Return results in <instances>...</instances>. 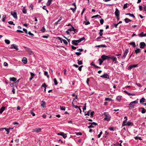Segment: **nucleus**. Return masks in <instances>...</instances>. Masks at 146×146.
<instances>
[{
	"instance_id": "f257e3e1",
	"label": "nucleus",
	"mask_w": 146,
	"mask_h": 146,
	"mask_svg": "<svg viewBox=\"0 0 146 146\" xmlns=\"http://www.w3.org/2000/svg\"><path fill=\"white\" fill-rule=\"evenodd\" d=\"M138 99H137L136 100L130 103L128 106L129 109L130 110L135 108V105L137 104L138 102Z\"/></svg>"
},
{
	"instance_id": "f03ea898",
	"label": "nucleus",
	"mask_w": 146,
	"mask_h": 146,
	"mask_svg": "<svg viewBox=\"0 0 146 146\" xmlns=\"http://www.w3.org/2000/svg\"><path fill=\"white\" fill-rule=\"evenodd\" d=\"M85 39L84 37L81 38L79 39L78 40H74L72 41V43L73 44L76 46L78 45V43L81 42L82 41Z\"/></svg>"
},
{
	"instance_id": "7ed1b4c3",
	"label": "nucleus",
	"mask_w": 146,
	"mask_h": 146,
	"mask_svg": "<svg viewBox=\"0 0 146 146\" xmlns=\"http://www.w3.org/2000/svg\"><path fill=\"white\" fill-rule=\"evenodd\" d=\"M133 125V123L130 122V121H128L127 122L126 121H124L123 122L122 126H126V125H128V126H132Z\"/></svg>"
},
{
	"instance_id": "20e7f679",
	"label": "nucleus",
	"mask_w": 146,
	"mask_h": 146,
	"mask_svg": "<svg viewBox=\"0 0 146 146\" xmlns=\"http://www.w3.org/2000/svg\"><path fill=\"white\" fill-rule=\"evenodd\" d=\"M41 129L39 128H36L35 129H31V131L33 133L36 132L37 133H38L41 131Z\"/></svg>"
},
{
	"instance_id": "39448f33",
	"label": "nucleus",
	"mask_w": 146,
	"mask_h": 146,
	"mask_svg": "<svg viewBox=\"0 0 146 146\" xmlns=\"http://www.w3.org/2000/svg\"><path fill=\"white\" fill-rule=\"evenodd\" d=\"M110 58V55L106 56L104 55H102L101 56V58L103 59V60L106 59H108Z\"/></svg>"
},
{
	"instance_id": "423d86ee",
	"label": "nucleus",
	"mask_w": 146,
	"mask_h": 146,
	"mask_svg": "<svg viewBox=\"0 0 146 146\" xmlns=\"http://www.w3.org/2000/svg\"><path fill=\"white\" fill-rule=\"evenodd\" d=\"M24 47L30 55H31L33 54V52L29 48L25 46H24Z\"/></svg>"
},
{
	"instance_id": "0eeeda50",
	"label": "nucleus",
	"mask_w": 146,
	"mask_h": 146,
	"mask_svg": "<svg viewBox=\"0 0 146 146\" xmlns=\"http://www.w3.org/2000/svg\"><path fill=\"white\" fill-rule=\"evenodd\" d=\"M100 77L103 78H106L108 79L110 78L109 76L106 73H105L103 75L101 76Z\"/></svg>"
},
{
	"instance_id": "6e6552de",
	"label": "nucleus",
	"mask_w": 146,
	"mask_h": 146,
	"mask_svg": "<svg viewBox=\"0 0 146 146\" xmlns=\"http://www.w3.org/2000/svg\"><path fill=\"white\" fill-rule=\"evenodd\" d=\"M89 124H91L88 127L89 128H94V127L93 126V125H98L97 123L94 122H93L92 123H89Z\"/></svg>"
},
{
	"instance_id": "1a4fd4ad",
	"label": "nucleus",
	"mask_w": 146,
	"mask_h": 146,
	"mask_svg": "<svg viewBox=\"0 0 146 146\" xmlns=\"http://www.w3.org/2000/svg\"><path fill=\"white\" fill-rule=\"evenodd\" d=\"M10 48H14L15 49L17 50L19 49V48H18V46L14 44H13L11 45V46L10 47Z\"/></svg>"
},
{
	"instance_id": "9d476101",
	"label": "nucleus",
	"mask_w": 146,
	"mask_h": 146,
	"mask_svg": "<svg viewBox=\"0 0 146 146\" xmlns=\"http://www.w3.org/2000/svg\"><path fill=\"white\" fill-rule=\"evenodd\" d=\"M11 14L15 19H17V14L16 12L12 11L11 12Z\"/></svg>"
},
{
	"instance_id": "9b49d317",
	"label": "nucleus",
	"mask_w": 146,
	"mask_h": 146,
	"mask_svg": "<svg viewBox=\"0 0 146 146\" xmlns=\"http://www.w3.org/2000/svg\"><path fill=\"white\" fill-rule=\"evenodd\" d=\"M128 52L129 51L128 49H126L125 50V52L124 53L123 56L122 57V59H125Z\"/></svg>"
},
{
	"instance_id": "f8f14e48",
	"label": "nucleus",
	"mask_w": 146,
	"mask_h": 146,
	"mask_svg": "<svg viewBox=\"0 0 146 146\" xmlns=\"http://www.w3.org/2000/svg\"><path fill=\"white\" fill-rule=\"evenodd\" d=\"M58 135H61L63 136L64 139H65L67 137V135L66 134H64L63 132H60L57 134Z\"/></svg>"
},
{
	"instance_id": "ddd939ff",
	"label": "nucleus",
	"mask_w": 146,
	"mask_h": 146,
	"mask_svg": "<svg viewBox=\"0 0 146 146\" xmlns=\"http://www.w3.org/2000/svg\"><path fill=\"white\" fill-rule=\"evenodd\" d=\"M72 28L68 29V30L70 31H74L75 33L77 32V30L74 28L73 27L71 26Z\"/></svg>"
},
{
	"instance_id": "4468645a",
	"label": "nucleus",
	"mask_w": 146,
	"mask_h": 146,
	"mask_svg": "<svg viewBox=\"0 0 146 146\" xmlns=\"http://www.w3.org/2000/svg\"><path fill=\"white\" fill-rule=\"evenodd\" d=\"M140 48H144L146 46V44L145 43L143 42H141L140 43Z\"/></svg>"
},
{
	"instance_id": "2eb2a0df",
	"label": "nucleus",
	"mask_w": 146,
	"mask_h": 146,
	"mask_svg": "<svg viewBox=\"0 0 146 146\" xmlns=\"http://www.w3.org/2000/svg\"><path fill=\"white\" fill-rule=\"evenodd\" d=\"M115 15L117 17H119V12L117 9H116L115 12Z\"/></svg>"
},
{
	"instance_id": "dca6fc26",
	"label": "nucleus",
	"mask_w": 146,
	"mask_h": 146,
	"mask_svg": "<svg viewBox=\"0 0 146 146\" xmlns=\"http://www.w3.org/2000/svg\"><path fill=\"white\" fill-rule=\"evenodd\" d=\"M137 65H138L137 64L130 65L128 67V69H131L133 68L137 67Z\"/></svg>"
},
{
	"instance_id": "f3484780",
	"label": "nucleus",
	"mask_w": 146,
	"mask_h": 146,
	"mask_svg": "<svg viewBox=\"0 0 146 146\" xmlns=\"http://www.w3.org/2000/svg\"><path fill=\"white\" fill-rule=\"evenodd\" d=\"M111 119V117L110 116H108V117H106L104 119V120L105 121H109Z\"/></svg>"
},
{
	"instance_id": "a211bd4d",
	"label": "nucleus",
	"mask_w": 146,
	"mask_h": 146,
	"mask_svg": "<svg viewBox=\"0 0 146 146\" xmlns=\"http://www.w3.org/2000/svg\"><path fill=\"white\" fill-rule=\"evenodd\" d=\"M46 104L45 102L42 100V104H41V106L43 107V108H44L45 107V106L46 105Z\"/></svg>"
},
{
	"instance_id": "6ab92c4d",
	"label": "nucleus",
	"mask_w": 146,
	"mask_h": 146,
	"mask_svg": "<svg viewBox=\"0 0 146 146\" xmlns=\"http://www.w3.org/2000/svg\"><path fill=\"white\" fill-rule=\"evenodd\" d=\"M5 107L2 106L0 109V113H2L4 111Z\"/></svg>"
},
{
	"instance_id": "aec40b11",
	"label": "nucleus",
	"mask_w": 146,
	"mask_h": 146,
	"mask_svg": "<svg viewBox=\"0 0 146 146\" xmlns=\"http://www.w3.org/2000/svg\"><path fill=\"white\" fill-rule=\"evenodd\" d=\"M124 21L126 23H128L129 22H131L132 21L127 18H125L124 19Z\"/></svg>"
},
{
	"instance_id": "412c9836",
	"label": "nucleus",
	"mask_w": 146,
	"mask_h": 146,
	"mask_svg": "<svg viewBox=\"0 0 146 146\" xmlns=\"http://www.w3.org/2000/svg\"><path fill=\"white\" fill-rule=\"evenodd\" d=\"M10 80L11 81H12L13 82H15L17 80L16 78L15 77L13 78H10Z\"/></svg>"
},
{
	"instance_id": "4be33fe9",
	"label": "nucleus",
	"mask_w": 146,
	"mask_h": 146,
	"mask_svg": "<svg viewBox=\"0 0 146 146\" xmlns=\"http://www.w3.org/2000/svg\"><path fill=\"white\" fill-rule=\"evenodd\" d=\"M22 61L24 64H26L27 63V60L25 58H23L22 60Z\"/></svg>"
},
{
	"instance_id": "5701e85b",
	"label": "nucleus",
	"mask_w": 146,
	"mask_h": 146,
	"mask_svg": "<svg viewBox=\"0 0 146 146\" xmlns=\"http://www.w3.org/2000/svg\"><path fill=\"white\" fill-rule=\"evenodd\" d=\"M53 0H48L46 4V5L47 6H49L50 5L51 2Z\"/></svg>"
},
{
	"instance_id": "b1692460",
	"label": "nucleus",
	"mask_w": 146,
	"mask_h": 146,
	"mask_svg": "<svg viewBox=\"0 0 146 146\" xmlns=\"http://www.w3.org/2000/svg\"><path fill=\"white\" fill-rule=\"evenodd\" d=\"M140 49L139 48L135 50V52L136 53V54H137L138 53H140Z\"/></svg>"
},
{
	"instance_id": "393cba45",
	"label": "nucleus",
	"mask_w": 146,
	"mask_h": 146,
	"mask_svg": "<svg viewBox=\"0 0 146 146\" xmlns=\"http://www.w3.org/2000/svg\"><path fill=\"white\" fill-rule=\"evenodd\" d=\"M103 29H100V32H99V34L100 36H102L103 35Z\"/></svg>"
},
{
	"instance_id": "a878e982",
	"label": "nucleus",
	"mask_w": 146,
	"mask_h": 146,
	"mask_svg": "<svg viewBox=\"0 0 146 146\" xmlns=\"http://www.w3.org/2000/svg\"><path fill=\"white\" fill-rule=\"evenodd\" d=\"M96 47H104L106 48V47H107V46L105 45L102 44V45H99L97 46H96Z\"/></svg>"
},
{
	"instance_id": "bb28decb",
	"label": "nucleus",
	"mask_w": 146,
	"mask_h": 146,
	"mask_svg": "<svg viewBox=\"0 0 146 146\" xmlns=\"http://www.w3.org/2000/svg\"><path fill=\"white\" fill-rule=\"evenodd\" d=\"M129 44L130 45L132 46L133 47H135V42H132L129 43Z\"/></svg>"
},
{
	"instance_id": "cd10ccee",
	"label": "nucleus",
	"mask_w": 146,
	"mask_h": 146,
	"mask_svg": "<svg viewBox=\"0 0 146 146\" xmlns=\"http://www.w3.org/2000/svg\"><path fill=\"white\" fill-rule=\"evenodd\" d=\"M110 59H111L113 61H114L115 60H117V58H116L114 57V56H112L111 57V56H110Z\"/></svg>"
},
{
	"instance_id": "c85d7f7f",
	"label": "nucleus",
	"mask_w": 146,
	"mask_h": 146,
	"mask_svg": "<svg viewBox=\"0 0 146 146\" xmlns=\"http://www.w3.org/2000/svg\"><path fill=\"white\" fill-rule=\"evenodd\" d=\"M145 99L144 98H142L140 100V103H143L145 102Z\"/></svg>"
},
{
	"instance_id": "c756f323",
	"label": "nucleus",
	"mask_w": 146,
	"mask_h": 146,
	"mask_svg": "<svg viewBox=\"0 0 146 146\" xmlns=\"http://www.w3.org/2000/svg\"><path fill=\"white\" fill-rule=\"evenodd\" d=\"M22 11L23 13L26 14L27 13V10L24 7L22 10Z\"/></svg>"
},
{
	"instance_id": "7c9ffc66",
	"label": "nucleus",
	"mask_w": 146,
	"mask_h": 146,
	"mask_svg": "<svg viewBox=\"0 0 146 146\" xmlns=\"http://www.w3.org/2000/svg\"><path fill=\"white\" fill-rule=\"evenodd\" d=\"M125 15H129L130 16L132 17L133 18H134L135 17V16L133 14H131L130 13H126Z\"/></svg>"
},
{
	"instance_id": "2f4dec72",
	"label": "nucleus",
	"mask_w": 146,
	"mask_h": 146,
	"mask_svg": "<svg viewBox=\"0 0 146 146\" xmlns=\"http://www.w3.org/2000/svg\"><path fill=\"white\" fill-rule=\"evenodd\" d=\"M121 98V96H118L116 98L117 100L119 102H120Z\"/></svg>"
},
{
	"instance_id": "473e14b6",
	"label": "nucleus",
	"mask_w": 146,
	"mask_h": 146,
	"mask_svg": "<svg viewBox=\"0 0 146 146\" xmlns=\"http://www.w3.org/2000/svg\"><path fill=\"white\" fill-rule=\"evenodd\" d=\"M60 108L61 110H62L65 111L66 109L65 107L64 106H60Z\"/></svg>"
},
{
	"instance_id": "72a5a7b5",
	"label": "nucleus",
	"mask_w": 146,
	"mask_h": 146,
	"mask_svg": "<svg viewBox=\"0 0 146 146\" xmlns=\"http://www.w3.org/2000/svg\"><path fill=\"white\" fill-rule=\"evenodd\" d=\"M6 17V16L5 15H3L2 17V21L3 22H4L5 20Z\"/></svg>"
},
{
	"instance_id": "f704fd0d",
	"label": "nucleus",
	"mask_w": 146,
	"mask_h": 146,
	"mask_svg": "<svg viewBox=\"0 0 146 146\" xmlns=\"http://www.w3.org/2000/svg\"><path fill=\"white\" fill-rule=\"evenodd\" d=\"M76 8L74 7V8H70V9L72 10L74 13L76 11Z\"/></svg>"
},
{
	"instance_id": "c9c22d12",
	"label": "nucleus",
	"mask_w": 146,
	"mask_h": 146,
	"mask_svg": "<svg viewBox=\"0 0 146 146\" xmlns=\"http://www.w3.org/2000/svg\"><path fill=\"white\" fill-rule=\"evenodd\" d=\"M44 75L45 76H46L48 78H49V76L48 75V72H46V71H44Z\"/></svg>"
},
{
	"instance_id": "e433bc0d",
	"label": "nucleus",
	"mask_w": 146,
	"mask_h": 146,
	"mask_svg": "<svg viewBox=\"0 0 146 146\" xmlns=\"http://www.w3.org/2000/svg\"><path fill=\"white\" fill-rule=\"evenodd\" d=\"M5 42L7 44H9L10 42V41L9 40L7 39L5 40Z\"/></svg>"
},
{
	"instance_id": "4c0bfd02",
	"label": "nucleus",
	"mask_w": 146,
	"mask_h": 146,
	"mask_svg": "<svg viewBox=\"0 0 146 146\" xmlns=\"http://www.w3.org/2000/svg\"><path fill=\"white\" fill-rule=\"evenodd\" d=\"M98 61L99 62V64L101 65L103 62V60H102L100 58L98 59Z\"/></svg>"
},
{
	"instance_id": "58836bf2",
	"label": "nucleus",
	"mask_w": 146,
	"mask_h": 146,
	"mask_svg": "<svg viewBox=\"0 0 146 146\" xmlns=\"http://www.w3.org/2000/svg\"><path fill=\"white\" fill-rule=\"evenodd\" d=\"M54 85H56L58 84V82L56 78H54Z\"/></svg>"
},
{
	"instance_id": "ea45409f",
	"label": "nucleus",
	"mask_w": 146,
	"mask_h": 146,
	"mask_svg": "<svg viewBox=\"0 0 146 146\" xmlns=\"http://www.w3.org/2000/svg\"><path fill=\"white\" fill-rule=\"evenodd\" d=\"M134 138L136 140L139 139V140H142V139L141 138V137H138L137 136L135 137Z\"/></svg>"
},
{
	"instance_id": "a19ab883",
	"label": "nucleus",
	"mask_w": 146,
	"mask_h": 146,
	"mask_svg": "<svg viewBox=\"0 0 146 146\" xmlns=\"http://www.w3.org/2000/svg\"><path fill=\"white\" fill-rule=\"evenodd\" d=\"M46 30L44 27H43L41 29V31H42V32L44 33L45 32Z\"/></svg>"
},
{
	"instance_id": "79ce46f5",
	"label": "nucleus",
	"mask_w": 146,
	"mask_h": 146,
	"mask_svg": "<svg viewBox=\"0 0 146 146\" xmlns=\"http://www.w3.org/2000/svg\"><path fill=\"white\" fill-rule=\"evenodd\" d=\"M78 64L79 65H82V60H78Z\"/></svg>"
},
{
	"instance_id": "37998d69",
	"label": "nucleus",
	"mask_w": 146,
	"mask_h": 146,
	"mask_svg": "<svg viewBox=\"0 0 146 146\" xmlns=\"http://www.w3.org/2000/svg\"><path fill=\"white\" fill-rule=\"evenodd\" d=\"M141 108L142 109V110L141 112L142 113H145V112L146 111L145 110L144 108Z\"/></svg>"
},
{
	"instance_id": "c03bdc74",
	"label": "nucleus",
	"mask_w": 146,
	"mask_h": 146,
	"mask_svg": "<svg viewBox=\"0 0 146 146\" xmlns=\"http://www.w3.org/2000/svg\"><path fill=\"white\" fill-rule=\"evenodd\" d=\"M10 129H7L5 128V129L7 131V134H8L9 133Z\"/></svg>"
},
{
	"instance_id": "a18cd8bd",
	"label": "nucleus",
	"mask_w": 146,
	"mask_h": 146,
	"mask_svg": "<svg viewBox=\"0 0 146 146\" xmlns=\"http://www.w3.org/2000/svg\"><path fill=\"white\" fill-rule=\"evenodd\" d=\"M104 115L105 116H106V117H108V116H110L108 113V112H105L104 114Z\"/></svg>"
},
{
	"instance_id": "49530a36",
	"label": "nucleus",
	"mask_w": 146,
	"mask_h": 146,
	"mask_svg": "<svg viewBox=\"0 0 146 146\" xmlns=\"http://www.w3.org/2000/svg\"><path fill=\"white\" fill-rule=\"evenodd\" d=\"M99 17L100 18H101V16H99V15H95V16H93L92 17V18H96V17Z\"/></svg>"
},
{
	"instance_id": "de8ad7c7",
	"label": "nucleus",
	"mask_w": 146,
	"mask_h": 146,
	"mask_svg": "<svg viewBox=\"0 0 146 146\" xmlns=\"http://www.w3.org/2000/svg\"><path fill=\"white\" fill-rule=\"evenodd\" d=\"M62 40L63 41L64 43L66 45H67L68 44V42L65 40L62 39Z\"/></svg>"
},
{
	"instance_id": "09e8293b",
	"label": "nucleus",
	"mask_w": 146,
	"mask_h": 146,
	"mask_svg": "<svg viewBox=\"0 0 146 146\" xmlns=\"http://www.w3.org/2000/svg\"><path fill=\"white\" fill-rule=\"evenodd\" d=\"M94 111H92L90 113V117H93V115L94 114Z\"/></svg>"
},
{
	"instance_id": "8fccbe9b",
	"label": "nucleus",
	"mask_w": 146,
	"mask_h": 146,
	"mask_svg": "<svg viewBox=\"0 0 146 146\" xmlns=\"http://www.w3.org/2000/svg\"><path fill=\"white\" fill-rule=\"evenodd\" d=\"M30 74L31 76V77H33V78H34V76H35V74L34 73L31 72H30Z\"/></svg>"
},
{
	"instance_id": "3c124183",
	"label": "nucleus",
	"mask_w": 146,
	"mask_h": 146,
	"mask_svg": "<svg viewBox=\"0 0 146 146\" xmlns=\"http://www.w3.org/2000/svg\"><path fill=\"white\" fill-rule=\"evenodd\" d=\"M127 3H126V4H125L124 5L123 7V9H125V8H127Z\"/></svg>"
},
{
	"instance_id": "603ef678",
	"label": "nucleus",
	"mask_w": 146,
	"mask_h": 146,
	"mask_svg": "<svg viewBox=\"0 0 146 146\" xmlns=\"http://www.w3.org/2000/svg\"><path fill=\"white\" fill-rule=\"evenodd\" d=\"M100 23L101 25H102L104 22V20L103 19H101L100 20Z\"/></svg>"
},
{
	"instance_id": "864d4df0",
	"label": "nucleus",
	"mask_w": 146,
	"mask_h": 146,
	"mask_svg": "<svg viewBox=\"0 0 146 146\" xmlns=\"http://www.w3.org/2000/svg\"><path fill=\"white\" fill-rule=\"evenodd\" d=\"M84 23H85V25H88L90 24V22L89 21H88L87 22L84 21Z\"/></svg>"
},
{
	"instance_id": "5fc2aeb1",
	"label": "nucleus",
	"mask_w": 146,
	"mask_h": 146,
	"mask_svg": "<svg viewBox=\"0 0 146 146\" xmlns=\"http://www.w3.org/2000/svg\"><path fill=\"white\" fill-rule=\"evenodd\" d=\"M28 34L30 35L31 36H34V35L32 33H31L30 31H29L28 32Z\"/></svg>"
},
{
	"instance_id": "6e6d98bb",
	"label": "nucleus",
	"mask_w": 146,
	"mask_h": 146,
	"mask_svg": "<svg viewBox=\"0 0 146 146\" xmlns=\"http://www.w3.org/2000/svg\"><path fill=\"white\" fill-rule=\"evenodd\" d=\"M42 87H44V88H46V87H47V85L45 83H44L42 85V86H41Z\"/></svg>"
},
{
	"instance_id": "4d7b16f0",
	"label": "nucleus",
	"mask_w": 146,
	"mask_h": 146,
	"mask_svg": "<svg viewBox=\"0 0 146 146\" xmlns=\"http://www.w3.org/2000/svg\"><path fill=\"white\" fill-rule=\"evenodd\" d=\"M111 100V98H106L105 99V101H110Z\"/></svg>"
},
{
	"instance_id": "13d9d810",
	"label": "nucleus",
	"mask_w": 146,
	"mask_h": 146,
	"mask_svg": "<svg viewBox=\"0 0 146 146\" xmlns=\"http://www.w3.org/2000/svg\"><path fill=\"white\" fill-rule=\"evenodd\" d=\"M8 23L10 25H15V24L13 23V22L12 21H9L8 22Z\"/></svg>"
},
{
	"instance_id": "bf43d9fd",
	"label": "nucleus",
	"mask_w": 146,
	"mask_h": 146,
	"mask_svg": "<svg viewBox=\"0 0 146 146\" xmlns=\"http://www.w3.org/2000/svg\"><path fill=\"white\" fill-rule=\"evenodd\" d=\"M75 134L77 135H82V133L80 132H76Z\"/></svg>"
},
{
	"instance_id": "052dcab7",
	"label": "nucleus",
	"mask_w": 146,
	"mask_h": 146,
	"mask_svg": "<svg viewBox=\"0 0 146 146\" xmlns=\"http://www.w3.org/2000/svg\"><path fill=\"white\" fill-rule=\"evenodd\" d=\"M75 54L77 56H79L81 54V53L79 52H75Z\"/></svg>"
},
{
	"instance_id": "680f3d73",
	"label": "nucleus",
	"mask_w": 146,
	"mask_h": 146,
	"mask_svg": "<svg viewBox=\"0 0 146 146\" xmlns=\"http://www.w3.org/2000/svg\"><path fill=\"white\" fill-rule=\"evenodd\" d=\"M111 131H114V129L113 127H110L108 128Z\"/></svg>"
},
{
	"instance_id": "e2e57ef3",
	"label": "nucleus",
	"mask_w": 146,
	"mask_h": 146,
	"mask_svg": "<svg viewBox=\"0 0 146 146\" xmlns=\"http://www.w3.org/2000/svg\"><path fill=\"white\" fill-rule=\"evenodd\" d=\"M136 84L139 87H142L141 85L139 83H136Z\"/></svg>"
},
{
	"instance_id": "0e129e2a",
	"label": "nucleus",
	"mask_w": 146,
	"mask_h": 146,
	"mask_svg": "<svg viewBox=\"0 0 146 146\" xmlns=\"http://www.w3.org/2000/svg\"><path fill=\"white\" fill-rule=\"evenodd\" d=\"M90 110L88 111V112H87V113L85 114V115H87L89 116L90 115Z\"/></svg>"
},
{
	"instance_id": "69168bd1",
	"label": "nucleus",
	"mask_w": 146,
	"mask_h": 146,
	"mask_svg": "<svg viewBox=\"0 0 146 146\" xmlns=\"http://www.w3.org/2000/svg\"><path fill=\"white\" fill-rule=\"evenodd\" d=\"M102 131H101L100 132V134L98 135V137L99 138H100L101 135L102 134Z\"/></svg>"
},
{
	"instance_id": "338daca9",
	"label": "nucleus",
	"mask_w": 146,
	"mask_h": 146,
	"mask_svg": "<svg viewBox=\"0 0 146 146\" xmlns=\"http://www.w3.org/2000/svg\"><path fill=\"white\" fill-rule=\"evenodd\" d=\"M83 66H81L78 68V69L80 71H81L82 70V68Z\"/></svg>"
},
{
	"instance_id": "774afa93",
	"label": "nucleus",
	"mask_w": 146,
	"mask_h": 146,
	"mask_svg": "<svg viewBox=\"0 0 146 146\" xmlns=\"http://www.w3.org/2000/svg\"><path fill=\"white\" fill-rule=\"evenodd\" d=\"M71 48L73 50H75L76 49V47L74 46L73 45L71 46Z\"/></svg>"
}]
</instances>
